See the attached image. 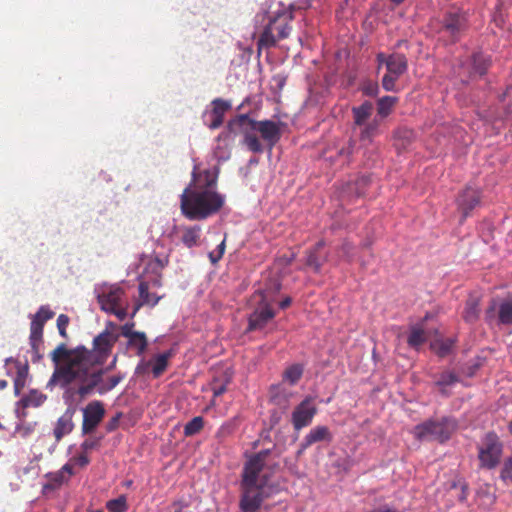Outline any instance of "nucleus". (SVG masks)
Returning a JSON list of instances; mask_svg holds the SVG:
<instances>
[{
    "label": "nucleus",
    "instance_id": "8fccbe9b",
    "mask_svg": "<svg viewBox=\"0 0 512 512\" xmlns=\"http://www.w3.org/2000/svg\"><path fill=\"white\" fill-rule=\"evenodd\" d=\"M354 143L350 141L347 145V147H343L338 151V155L340 157H344L345 161L348 162L351 154L353 153Z\"/></svg>",
    "mask_w": 512,
    "mask_h": 512
},
{
    "label": "nucleus",
    "instance_id": "b1692460",
    "mask_svg": "<svg viewBox=\"0 0 512 512\" xmlns=\"http://www.w3.org/2000/svg\"><path fill=\"white\" fill-rule=\"evenodd\" d=\"M374 106L370 101H365L361 105L352 108L353 120L356 126H363L371 117Z\"/></svg>",
    "mask_w": 512,
    "mask_h": 512
},
{
    "label": "nucleus",
    "instance_id": "4d7b16f0",
    "mask_svg": "<svg viewBox=\"0 0 512 512\" xmlns=\"http://www.w3.org/2000/svg\"><path fill=\"white\" fill-rule=\"evenodd\" d=\"M370 512H399V511L395 508L388 506V505H382V506H379V507L371 510Z\"/></svg>",
    "mask_w": 512,
    "mask_h": 512
},
{
    "label": "nucleus",
    "instance_id": "473e14b6",
    "mask_svg": "<svg viewBox=\"0 0 512 512\" xmlns=\"http://www.w3.org/2000/svg\"><path fill=\"white\" fill-rule=\"evenodd\" d=\"M204 428V418L202 416H195L184 426V435L186 437L194 436Z\"/></svg>",
    "mask_w": 512,
    "mask_h": 512
},
{
    "label": "nucleus",
    "instance_id": "58836bf2",
    "mask_svg": "<svg viewBox=\"0 0 512 512\" xmlns=\"http://www.w3.org/2000/svg\"><path fill=\"white\" fill-rule=\"evenodd\" d=\"M229 382L230 379L228 377H225L223 380H220L216 377L213 378L212 382L210 383V387L214 398L221 396L226 392Z\"/></svg>",
    "mask_w": 512,
    "mask_h": 512
},
{
    "label": "nucleus",
    "instance_id": "9d476101",
    "mask_svg": "<svg viewBox=\"0 0 512 512\" xmlns=\"http://www.w3.org/2000/svg\"><path fill=\"white\" fill-rule=\"evenodd\" d=\"M55 316L49 306L43 305L39 308L35 315H33L30 324L29 342L34 353L33 361H39L42 358L40 348L43 343V329L45 323Z\"/></svg>",
    "mask_w": 512,
    "mask_h": 512
},
{
    "label": "nucleus",
    "instance_id": "e433bc0d",
    "mask_svg": "<svg viewBox=\"0 0 512 512\" xmlns=\"http://www.w3.org/2000/svg\"><path fill=\"white\" fill-rule=\"evenodd\" d=\"M28 374V366L18 367L16 377L14 379V393L15 395H20L21 391L25 387L26 378Z\"/></svg>",
    "mask_w": 512,
    "mask_h": 512
},
{
    "label": "nucleus",
    "instance_id": "c03bdc74",
    "mask_svg": "<svg viewBox=\"0 0 512 512\" xmlns=\"http://www.w3.org/2000/svg\"><path fill=\"white\" fill-rule=\"evenodd\" d=\"M225 239L217 246V248L214 251H211L209 253V259L212 264H216L224 255L225 253Z\"/></svg>",
    "mask_w": 512,
    "mask_h": 512
},
{
    "label": "nucleus",
    "instance_id": "603ef678",
    "mask_svg": "<svg viewBox=\"0 0 512 512\" xmlns=\"http://www.w3.org/2000/svg\"><path fill=\"white\" fill-rule=\"evenodd\" d=\"M458 484H459L460 489H461V492H460V494L458 496V499H459L460 502H465L467 500V497H468V485L464 481H459Z\"/></svg>",
    "mask_w": 512,
    "mask_h": 512
},
{
    "label": "nucleus",
    "instance_id": "c9c22d12",
    "mask_svg": "<svg viewBox=\"0 0 512 512\" xmlns=\"http://www.w3.org/2000/svg\"><path fill=\"white\" fill-rule=\"evenodd\" d=\"M123 379V375H114L109 377L105 382L101 380L95 388H97L98 393L102 395L114 389Z\"/></svg>",
    "mask_w": 512,
    "mask_h": 512
},
{
    "label": "nucleus",
    "instance_id": "ea45409f",
    "mask_svg": "<svg viewBox=\"0 0 512 512\" xmlns=\"http://www.w3.org/2000/svg\"><path fill=\"white\" fill-rule=\"evenodd\" d=\"M236 421L235 420H229L225 423H223L219 429L216 432V437L223 440L230 435H232L236 430Z\"/></svg>",
    "mask_w": 512,
    "mask_h": 512
},
{
    "label": "nucleus",
    "instance_id": "a19ab883",
    "mask_svg": "<svg viewBox=\"0 0 512 512\" xmlns=\"http://www.w3.org/2000/svg\"><path fill=\"white\" fill-rule=\"evenodd\" d=\"M339 257H342L347 262H352L354 258V246L347 240H344L339 247Z\"/></svg>",
    "mask_w": 512,
    "mask_h": 512
},
{
    "label": "nucleus",
    "instance_id": "4468645a",
    "mask_svg": "<svg viewBox=\"0 0 512 512\" xmlns=\"http://www.w3.org/2000/svg\"><path fill=\"white\" fill-rule=\"evenodd\" d=\"M105 415L103 403L95 400L87 404L83 410L82 433L89 434L93 432L101 423Z\"/></svg>",
    "mask_w": 512,
    "mask_h": 512
},
{
    "label": "nucleus",
    "instance_id": "f3484780",
    "mask_svg": "<svg viewBox=\"0 0 512 512\" xmlns=\"http://www.w3.org/2000/svg\"><path fill=\"white\" fill-rule=\"evenodd\" d=\"M258 133L263 141L272 149L281 138L280 124L272 120L258 121Z\"/></svg>",
    "mask_w": 512,
    "mask_h": 512
},
{
    "label": "nucleus",
    "instance_id": "393cba45",
    "mask_svg": "<svg viewBox=\"0 0 512 512\" xmlns=\"http://www.w3.org/2000/svg\"><path fill=\"white\" fill-rule=\"evenodd\" d=\"M139 297L140 302L135 306L134 311L132 313V317L135 316V314L142 305L155 306L161 298L160 296H156L155 294L149 293V285L147 282L144 281L140 282L139 284Z\"/></svg>",
    "mask_w": 512,
    "mask_h": 512
},
{
    "label": "nucleus",
    "instance_id": "e2e57ef3",
    "mask_svg": "<svg viewBox=\"0 0 512 512\" xmlns=\"http://www.w3.org/2000/svg\"><path fill=\"white\" fill-rule=\"evenodd\" d=\"M8 382L6 380H0V390H3L7 387Z\"/></svg>",
    "mask_w": 512,
    "mask_h": 512
},
{
    "label": "nucleus",
    "instance_id": "aec40b11",
    "mask_svg": "<svg viewBox=\"0 0 512 512\" xmlns=\"http://www.w3.org/2000/svg\"><path fill=\"white\" fill-rule=\"evenodd\" d=\"M74 410L67 409L63 415H61L54 427L53 435L55 440L59 442L64 436L70 434L74 429L73 416Z\"/></svg>",
    "mask_w": 512,
    "mask_h": 512
},
{
    "label": "nucleus",
    "instance_id": "ddd939ff",
    "mask_svg": "<svg viewBox=\"0 0 512 512\" xmlns=\"http://www.w3.org/2000/svg\"><path fill=\"white\" fill-rule=\"evenodd\" d=\"M485 320L488 323L497 321L501 325H512V298L504 299L499 304L492 300L485 311Z\"/></svg>",
    "mask_w": 512,
    "mask_h": 512
},
{
    "label": "nucleus",
    "instance_id": "864d4df0",
    "mask_svg": "<svg viewBox=\"0 0 512 512\" xmlns=\"http://www.w3.org/2000/svg\"><path fill=\"white\" fill-rule=\"evenodd\" d=\"M412 135L413 132L409 129H398L394 133L395 138H403L407 141L411 139Z\"/></svg>",
    "mask_w": 512,
    "mask_h": 512
},
{
    "label": "nucleus",
    "instance_id": "cd10ccee",
    "mask_svg": "<svg viewBox=\"0 0 512 512\" xmlns=\"http://www.w3.org/2000/svg\"><path fill=\"white\" fill-rule=\"evenodd\" d=\"M427 341L425 330L420 326H412L407 343L410 347L418 349L422 344Z\"/></svg>",
    "mask_w": 512,
    "mask_h": 512
},
{
    "label": "nucleus",
    "instance_id": "39448f33",
    "mask_svg": "<svg viewBox=\"0 0 512 512\" xmlns=\"http://www.w3.org/2000/svg\"><path fill=\"white\" fill-rule=\"evenodd\" d=\"M97 301L101 310L115 315L119 320L123 321L127 317L129 303L126 292L120 285L103 286L97 296Z\"/></svg>",
    "mask_w": 512,
    "mask_h": 512
},
{
    "label": "nucleus",
    "instance_id": "7c9ffc66",
    "mask_svg": "<svg viewBox=\"0 0 512 512\" xmlns=\"http://www.w3.org/2000/svg\"><path fill=\"white\" fill-rule=\"evenodd\" d=\"M490 66V60L482 53L472 55V69L474 74L484 75Z\"/></svg>",
    "mask_w": 512,
    "mask_h": 512
},
{
    "label": "nucleus",
    "instance_id": "72a5a7b5",
    "mask_svg": "<svg viewBox=\"0 0 512 512\" xmlns=\"http://www.w3.org/2000/svg\"><path fill=\"white\" fill-rule=\"evenodd\" d=\"M459 381V378L453 372H443L439 375L435 384L440 387V391L444 395H448L446 387L451 386Z\"/></svg>",
    "mask_w": 512,
    "mask_h": 512
},
{
    "label": "nucleus",
    "instance_id": "f257e3e1",
    "mask_svg": "<svg viewBox=\"0 0 512 512\" xmlns=\"http://www.w3.org/2000/svg\"><path fill=\"white\" fill-rule=\"evenodd\" d=\"M117 339L116 335L105 329L93 339L91 350L83 345L69 349L65 343H60L50 353L54 370L47 387L59 386L66 389L77 383L79 387L76 393L81 398L90 395L103 375L102 370L94 371L93 368L106 361Z\"/></svg>",
    "mask_w": 512,
    "mask_h": 512
},
{
    "label": "nucleus",
    "instance_id": "a211bd4d",
    "mask_svg": "<svg viewBox=\"0 0 512 512\" xmlns=\"http://www.w3.org/2000/svg\"><path fill=\"white\" fill-rule=\"evenodd\" d=\"M325 245L324 240H319L312 248L306 251L305 263L308 267L312 268L315 273H319L323 265L328 261V253H321Z\"/></svg>",
    "mask_w": 512,
    "mask_h": 512
},
{
    "label": "nucleus",
    "instance_id": "de8ad7c7",
    "mask_svg": "<svg viewBox=\"0 0 512 512\" xmlns=\"http://www.w3.org/2000/svg\"><path fill=\"white\" fill-rule=\"evenodd\" d=\"M70 460L71 462H73L74 465H77L81 468L86 467L90 462L88 456L85 453H81L78 456H74Z\"/></svg>",
    "mask_w": 512,
    "mask_h": 512
},
{
    "label": "nucleus",
    "instance_id": "1a4fd4ad",
    "mask_svg": "<svg viewBox=\"0 0 512 512\" xmlns=\"http://www.w3.org/2000/svg\"><path fill=\"white\" fill-rule=\"evenodd\" d=\"M456 429V422L444 417L440 420H429L418 424L414 428V435L419 440H437L444 442L448 440Z\"/></svg>",
    "mask_w": 512,
    "mask_h": 512
},
{
    "label": "nucleus",
    "instance_id": "79ce46f5",
    "mask_svg": "<svg viewBox=\"0 0 512 512\" xmlns=\"http://www.w3.org/2000/svg\"><path fill=\"white\" fill-rule=\"evenodd\" d=\"M361 90L364 95L375 97L379 93V86L378 83L368 80L362 84Z\"/></svg>",
    "mask_w": 512,
    "mask_h": 512
},
{
    "label": "nucleus",
    "instance_id": "338daca9",
    "mask_svg": "<svg viewBox=\"0 0 512 512\" xmlns=\"http://www.w3.org/2000/svg\"><path fill=\"white\" fill-rule=\"evenodd\" d=\"M125 485H126L127 487H130V486L132 485V481H127V482L125 483Z\"/></svg>",
    "mask_w": 512,
    "mask_h": 512
},
{
    "label": "nucleus",
    "instance_id": "dca6fc26",
    "mask_svg": "<svg viewBox=\"0 0 512 512\" xmlns=\"http://www.w3.org/2000/svg\"><path fill=\"white\" fill-rule=\"evenodd\" d=\"M275 317V312L268 303L257 307L248 318L247 331L262 330Z\"/></svg>",
    "mask_w": 512,
    "mask_h": 512
},
{
    "label": "nucleus",
    "instance_id": "69168bd1",
    "mask_svg": "<svg viewBox=\"0 0 512 512\" xmlns=\"http://www.w3.org/2000/svg\"><path fill=\"white\" fill-rule=\"evenodd\" d=\"M508 430L512 434V420L508 423Z\"/></svg>",
    "mask_w": 512,
    "mask_h": 512
},
{
    "label": "nucleus",
    "instance_id": "c85d7f7f",
    "mask_svg": "<svg viewBox=\"0 0 512 512\" xmlns=\"http://www.w3.org/2000/svg\"><path fill=\"white\" fill-rule=\"evenodd\" d=\"M303 372V365L298 363L290 365L283 372V380L288 382L290 385H295L301 379Z\"/></svg>",
    "mask_w": 512,
    "mask_h": 512
},
{
    "label": "nucleus",
    "instance_id": "774afa93",
    "mask_svg": "<svg viewBox=\"0 0 512 512\" xmlns=\"http://www.w3.org/2000/svg\"><path fill=\"white\" fill-rule=\"evenodd\" d=\"M157 261H158V263L160 264L161 267H164V263L161 260L157 259Z\"/></svg>",
    "mask_w": 512,
    "mask_h": 512
},
{
    "label": "nucleus",
    "instance_id": "412c9836",
    "mask_svg": "<svg viewBox=\"0 0 512 512\" xmlns=\"http://www.w3.org/2000/svg\"><path fill=\"white\" fill-rule=\"evenodd\" d=\"M213 109L211 111V123L209 124V127L211 129H217L219 128L224 121V115L225 113L230 109L231 105L229 102L217 98L213 100L212 102Z\"/></svg>",
    "mask_w": 512,
    "mask_h": 512
},
{
    "label": "nucleus",
    "instance_id": "9b49d317",
    "mask_svg": "<svg viewBox=\"0 0 512 512\" xmlns=\"http://www.w3.org/2000/svg\"><path fill=\"white\" fill-rule=\"evenodd\" d=\"M502 455V443L494 432L485 435L482 445L479 447L480 465L486 469L495 468L500 461Z\"/></svg>",
    "mask_w": 512,
    "mask_h": 512
},
{
    "label": "nucleus",
    "instance_id": "20e7f679",
    "mask_svg": "<svg viewBox=\"0 0 512 512\" xmlns=\"http://www.w3.org/2000/svg\"><path fill=\"white\" fill-rule=\"evenodd\" d=\"M431 29L447 44H455L469 28L467 13L457 7L445 11L441 17L430 22Z\"/></svg>",
    "mask_w": 512,
    "mask_h": 512
},
{
    "label": "nucleus",
    "instance_id": "680f3d73",
    "mask_svg": "<svg viewBox=\"0 0 512 512\" xmlns=\"http://www.w3.org/2000/svg\"><path fill=\"white\" fill-rule=\"evenodd\" d=\"M10 362H15L17 364V367H21L20 362L17 360H14L12 357H9L5 360V363L8 364Z\"/></svg>",
    "mask_w": 512,
    "mask_h": 512
},
{
    "label": "nucleus",
    "instance_id": "f8f14e48",
    "mask_svg": "<svg viewBox=\"0 0 512 512\" xmlns=\"http://www.w3.org/2000/svg\"><path fill=\"white\" fill-rule=\"evenodd\" d=\"M318 409L311 396L305 397L294 409L291 416L293 428L300 431L304 427L312 423L314 416L317 414Z\"/></svg>",
    "mask_w": 512,
    "mask_h": 512
},
{
    "label": "nucleus",
    "instance_id": "6e6552de",
    "mask_svg": "<svg viewBox=\"0 0 512 512\" xmlns=\"http://www.w3.org/2000/svg\"><path fill=\"white\" fill-rule=\"evenodd\" d=\"M258 121L250 118L247 114L237 115L228 122L227 128L231 133L242 134L243 144L253 153H262L263 145L256 135L258 132Z\"/></svg>",
    "mask_w": 512,
    "mask_h": 512
},
{
    "label": "nucleus",
    "instance_id": "4be33fe9",
    "mask_svg": "<svg viewBox=\"0 0 512 512\" xmlns=\"http://www.w3.org/2000/svg\"><path fill=\"white\" fill-rule=\"evenodd\" d=\"M480 315V300L478 296L470 295L466 300L463 319L468 323H474Z\"/></svg>",
    "mask_w": 512,
    "mask_h": 512
},
{
    "label": "nucleus",
    "instance_id": "2f4dec72",
    "mask_svg": "<svg viewBox=\"0 0 512 512\" xmlns=\"http://www.w3.org/2000/svg\"><path fill=\"white\" fill-rule=\"evenodd\" d=\"M128 346L136 350L138 356L143 355L148 346L147 337L144 332L133 335L128 339Z\"/></svg>",
    "mask_w": 512,
    "mask_h": 512
},
{
    "label": "nucleus",
    "instance_id": "37998d69",
    "mask_svg": "<svg viewBox=\"0 0 512 512\" xmlns=\"http://www.w3.org/2000/svg\"><path fill=\"white\" fill-rule=\"evenodd\" d=\"M70 319L66 314H60L57 318V328L59 331V334L63 338H67V327L69 325Z\"/></svg>",
    "mask_w": 512,
    "mask_h": 512
},
{
    "label": "nucleus",
    "instance_id": "4c0bfd02",
    "mask_svg": "<svg viewBox=\"0 0 512 512\" xmlns=\"http://www.w3.org/2000/svg\"><path fill=\"white\" fill-rule=\"evenodd\" d=\"M109 512H126L128 510L126 496L121 495L116 499L109 500L106 503Z\"/></svg>",
    "mask_w": 512,
    "mask_h": 512
},
{
    "label": "nucleus",
    "instance_id": "0e129e2a",
    "mask_svg": "<svg viewBox=\"0 0 512 512\" xmlns=\"http://www.w3.org/2000/svg\"><path fill=\"white\" fill-rule=\"evenodd\" d=\"M390 1L396 5H399V4L403 3L405 0H390Z\"/></svg>",
    "mask_w": 512,
    "mask_h": 512
},
{
    "label": "nucleus",
    "instance_id": "423d86ee",
    "mask_svg": "<svg viewBox=\"0 0 512 512\" xmlns=\"http://www.w3.org/2000/svg\"><path fill=\"white\" fill-rule=\"evenodd\" d=\"M292 12L281 11L271 17L258 40V46L274 47L279 40L286 39L291 32Z\"/></svg>",
    "mask_w": 512,
    "mask_h": 512
},
{
    "label": "nucleus",
    "instance_id": "5fc2aeb1",
    "mask_svg": "<svg viewBox=\"0 0 512 512\" xmlns=\"http://www.w3.org/2000/svg\"><path fill=\"white\" fill-rule=\"evenodd\" d=\"M120 417H121V413H118L116 416H114L106 425V429L108 432H111V431H114L118 425H119V420H120Z\"/></svg>",
    "mask_w": 512,
    "mask_h": 512
},
{
    "label": "nucleus",
    "instance_id": "bf43d9fd",
    "mask_svg": "<svg viewBox=\"0 0 512 512\" xmlns=\"http://www.w3.org/2000/svg\"><path fill=\"white\" fill-rule=\"evenodd\" d=\"M308 7H310V0H304L297 6L298 9H306Z\"/></svg>",
    "mask_w": 512,
    "mask_h": 512
},
{
    "label": "nucleus",
    "instance_id": "6e6d98bb",
    "mask_svg": "<svg viewBox=\"0 0 512 512\" xmlns=\"http://www.w3.org/2000/svg\"><path fill=\"white\" fill-rule=\"evenodd\" d=\"M73 462L69 460L65 465L62 466L61 471L70 479L72 475H74L73 471Z\"/></svg>",
    "mask_w": 512,
    "mask_h": 512
},
{
    "label": "nucleus",
    "instance_id": "0eeeda50",
    "mask_svg": "<svg viewBox=\"0 0 512 512\" xmlns=\"http://www.w3.org/2000/svg\"><path fill=\"white\" fill-rule=\"evenodd\" d=\"M378 68L386 66L387 73L382 78V87L386 91H396L397 80L406 73L408 69V60L402 53H378L376 56Z\"/></svg>",
    "mask_w": 512,
    "mask_h": 512
},
{
    "label": "nucleus",
    "instance_id": "a878e982",
    "mask_svg": "<svg viewBox=\"0 0 512 512\" xmlns=\"http://www.w3.org/2000/svg\"><path fill=\"white\" fill-rule=\"evenodd\" d=\"M171 356L172 352L166 351L162 354L156 355L147 363V365L152 366V374L154 378L160 377L166 371Z\"/></svg>",
    "mask_w": 512,
    "mask_h": 512
},
{
    "label": "nucleus",
    "instance_id": "5701e85b",
    "mask_svg": "<svg viewBox=\"0 0 512 512\" xmlns=\"http://www.w3.org/2000/svg\"><path fill=\"white\" fill-rule=\"evenodd\" d=\"M201 237V227L198 225L185 226L181 228V242L187 247L192 248L199 244Z\"/></svg>",
    "mask_w": 512,
    "mask_h": 512
},
{
    "label": "nucleus",
    "instance_id": "49530a36",
    "mask_svg": "<svg viewBox=\"0 0 512 512\" xmlns=\"http://www.w3.org/2000/svg\"><path fill=\"white\" fill-rule=\"evenodd\" d=\"M49 480L53 485L60 486L63 483L68 482L69 478L60 469L55 473L49 474Z\"/></svg>",
    "mask_w": 512,
    "mask_h": 512
},
{
    "label": "nucleus",
    "instance_id": "f704fd0d",
    "mask_svg": "<svg viewBox=\"0 0 512 512\" xmlns=\"http://www.w3.org/2000/svg\"><path fill=\"white\" fill-rule=\"evenodd\" d=\"M46 400V396L42 394L41 392H38L36 390H32L29 395L23 397L21 399V404L23 407H38L44 403Z\"/></svg>",
    "mask_w": 512,
    "mask_h": 512
},
{
    "label": "nucleus",
    "instance_id": "09e8293b",
    "mask_svg": "<svg viewBox=\"0 0 512 512\" xmlns=\"http://www.w3.org/2000/svg\"><path fill=\"white\" fill-rule=\"evenodd\" d=\"M134 323H126L124 324L122 327H121V335L125 338H128L130 339L131 337H133V335H136L138 333H140L139 331H134L133 330V327H134Z\"/></svg>",
    "mask_w": 512,
    "mask_h": 512
},
{
    "label": "nucleus",
    "instance_id": "3c124183",
    "mask_svg": "<svg viewBox=\"0 0 512 512\" xmlns=\"http://www.w3.org/2000/svg\"><path fill=\"white\" fill-rule=\"evenodd\" d=\"M99 444V440L98 439H86L82 444H81V449L83 450V453H86L87 451L89 450H92L94 448H96Z\"/></svg>",
    "mask_w": 512,
    "mask_h": 512
},
{
    "label": "nucleus",
    "instance_id": "13d9d810",
    "mask_svg": "<svg viewBox=\"0 0 512 512\" xmlns=\"http://www.w3.org/2000/svg\"><path fill=\"white\" fill-rule=\"evenodd\" d=\"M291 303H292V299L290 297H286L282 301H280L279 307L281 309H286L291 305Z\"/></svg>",
    "mask_w": 512,
    "mask_h": 512
},
{
    "label": "nucleus",
    "instance_id": "6ab92c4d",
    "mask_svg": "<svg viewBox=\"0 0 512 512\" xmlns=\"http://www.w3.org/2000/svg\"><path fill=\"white\" fill-rule=\"evenodd\" d=\"M332 440V434L327 426H316L312 428L309 433L304 437L302 443L300 444V449L298 454L303 453L309 446L314 443L321 441Z\"/></svg>",
    "mask_w": 512,
    "mask_h": 512
},
{
    "label": "nucleus",
    "instance_id": "c756f323",
    "mask_svg": "<svg viewBox=\"0 0 512 512\" xmlns=\"http://www.w3.org/2000/svg\"><path fill=\"white\" fill-rule=\"evenodd\" d=\"M398 102V98L394 96H384L377 101V113L381 118L387 117L392 108Z\"/></svg>",
    "mask_w": 512,
    "mask_h": 512
},
{
    "label": "nucleus",
    "instance_id": "7ed1b4c3",
    "mask_svg": "<svg viewBox=\"0 0 512 512\" xmlns=\"http://www.w3.org/2000/svg\"><path fill=\"white\" fill-rule=\"evenodd\" d=\"M216 177L210 171L193 173L192 183L181 194V212L189 220H204L224 205V197L215 191Z\"/></svg>",
    "mask_w": 512,
    "mask_h": 512
},
{
    "label": "nucleus",
    "instance_id": "f03ea898",
    "mask_svg": "<svg viewBox=\"0 0 512 512\" xmlns=\"http://www.w3.org/2000/svg\"><path fill=\"white\" fill-rule=\"evenodd\" d=\"M270 455L271 450L264 449L246 460L240 481L241 512H260L264 501L278 493L277 485L270 479L273 469L278 467V464L269 461Z\"/></svg>",
    "mask_w": 512,
    "mask_h": 512
},
{
    "label": "nucleus",
    "instance_id": "2eb2a0df",
    "mask_svg": "<svg viewBox=\"0 0 512 512\" xmlns=\"http://www.w3.org/2000/svg\"><path fill=\"white\" fill-rule=\"evenodd\" d=\"M481 191L477 188L467 186L458 196L456 202L458 210L462 213L461 221H464L470 212L479 205Z\"/></svg>",
    "mask_w": 512,
    "mask_h": 512
},
{
    "label": "nucleus",
    "instance_id": "a18cd8bd",
    "mask_svg": "<svg viewBox=\"0 0 512 512\" xmlns=\"http://www.w3.org/2000/svg\"><path fill=\"white\" fill-rule=\"evenodd\" d=\"M500 477L504 481H511L512 482V458H508L505 460Z\"/></svg>",
    "mask_w": 512,
    "mask_h": 512
},
{
    "label": "nucleus",
    "instance_id": "052dcab7",
    "mask_svg": "<svg viewBox=\"0 0 512 512\" xmlns=\"http://www.w3.org/2000/svg\"><path fill=\"white\" fill-rule=\"evenodd\" d=\"M451 344H444L441 348V354L444 355L450 350Z\"/></svg>",
    "mask_w": 512,
    "mask_h": 512
},
{
    "label": "nucleus",
    "instance_id": "bb28decb",
    "mask_svg": "<svg viewBox=\"0 0 512 512\" xmlns=\"http://www.w3.org/2000/svg\"><path fill=\"white\" fill-rule=\"evenodd\" d=\"M380 133V120L373 119L372 121L365 123L361 129L359 138L360 141L365 144H371L373 139Z\"/></svg>",
    "mask_w": 512,
    "mask_h": 512
}]
</instances>
